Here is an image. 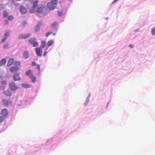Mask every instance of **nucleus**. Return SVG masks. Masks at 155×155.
Wrapping results in <instances>:
<instances>
[{"mask_svg": "<svg viewBox=\"0 0 155 155\" xmlns=\"http://www.w3.org/2000/svg\"><path fill=\"white\" fill-rule=\"evenodd\" d=\"M58 3V0H51V2L47 4L48 8L50 10H54L56 7Z\"/></svg>", "mask_w": 155, "mask_h": 155, "instance_id": "obj_1", "label": "nucleus"}, {"mask_svg": "<svg viewBox=\"0 0 155 155\" xmlns=\"http://www.w3.org/2000/svg\"><path fill=\"white\" fill-rule=\"evenodd\" d=\"M36 40L35 38H30L28 41V43L30 45H33L34 47H37L38 46V43L36 41Z\"/></svg>", "mask_w": 155, "mask_h": 155, "instance_id": "obj_2", "label": "nucleus"}, {"mask_svg": "<svg viewBox=\"0 0 155 155\" xmlns=\"http://www.w3.org/2000/svg\"><path fill=\"white\" fill-rule=\"evenodd\" d=\"M31 35V33H30L27 35L21 33L18 36V38L19 39H25L30 37Z\"/></svg>", "mask_w": 155, "mask_h": 155, "instance_id": "obj_3", "label": "nucleus"}, {"mask_svg": "<svg viewBox=\"0 0 155 155\" xmlns=\"http://www.w3.org/2000/svg\"><path fill=\"white\" fill-rule=\"evenodd\" d=\"M38 1L35 0L33 3L32 8L30 9V13H33L35 12V9L37 7L38 4Z\"/></svg>", "mask_w": 155, "mask_h": 155, "instance_id": "obj_4", "label": "nucleus"}, {"mask_svg": "<svg viewBox=\"0 0 155 155\" xmlns=\"http://www.w3.org/2000/svg\"><path fill=\"white\" fill-rule=\"evenodd\" d=\"M3 104L5 106L7 107L8 106L12 103L10 99H3L2 101Z\"/></svg>", "mask_w": 155, "mask_h": 155, "instance_id": "obj_5", "label": "nucleus"}, {"mask_svg": "<svg viewBox=\"0 0 155 155\" xmlns=\"http://www.w3.org/2000/svg\"><path fill=\"white\" fill-rule=\"evenodd\" d=\"M9 86L10 88L13 91H15L18 88V87L14 82H11L9 83Z\"/></svg>", "mask_w": 155, "mask_h": 155, "instance_id": "obj_6", "label": "nucleus"}, {"mask_svg": "<svg viewBox=\"0 0 155 155\" xmlns=\"http://www.w3.org/2000/svg\"><path fill=\"white\" fill-rule=\"evenodd\" d=\"M4 37L2 39L1 41V43H2L4 42L6 40L7 38L9 36V33L8 31H6L4 34Z\"/></svg>", "mask_w": 155, "mask_h": 155, "instance_id": "obj_7", "label": "nucleus"}, {"mask_svg": "<svg viewBox=\"0 0 155 155\" xmlns=\"http://www.w3.org/2000/svg\"><path fill=\"white\" fill-rule=\"evenodd\" d=\"M19 70L18 67L13 66L11 67L10 68V71L12 73H15L17 72Z\"/></svg>", "mask_w": 155, "mask_h": 155, "instance_id": "obj_8", "label": "nucleus"}, {"mask_svg": "<svg viewBox=\"0 0 155 155\" xmlns=\"http://www.w3.org/2000/svg\"><path fill=\"white\" fill-rule=\"evenodd\" d=\"M1 114L2 116L4 117H6L8 114L7 110L6 108L2 109L1 112Z\"/></svg>", "mask_w": 155, "mask_h": 155, "instance_id": "obj_9", "label": "nucleus"}, {"mask_svg": "<svg viewBox=\"0 0 155 155\" xmlns=\"http://www.w3.org/2000/svg\"><path fill=\"white\" fill-rule=\"evenodd\" d=\"M44 8V6L41 5L39 6L37 8V14H40L42 12Z\"/></svg>", "mask_w": 155, "mask_h": 155, "instance_id": "obj_10", "label": "nucleus"}, {"mask_svg": "<svg viewBox=\"0 0 155 155\" xmlns=\"http://www.w3.org/2000/svg\"><path fill=\"white\" fill-rule=\"evenodd\" d=\"M13 80L15 81H19L21 79L19 74H15L13 75Z\"/></svg>", "mask_w": 155, "mask_h": 155, "instance_id": "obj_11", "label": "nucleus"}, {"mask_svg": "<svg viewBox=\"0 0 155 155\" xmlns=\"http://www.w3.org/2000/svg\"><path fill=\"white\" fill-rule=\"evenodd\" d=\"M36 52L37 54V55L38 56H41V50L39 48H36L35 49Z\"/></svg>", "mask_w": 155, "mask_h": 155, "instance_id": "obj_12", "label": "nucleus"}, {"mask_svg": "<svg viewBox=\"0 0 155 155\" xmlns=\"http://www.w3.org/2000/svg\"><path fill=\"white\" fill-rule=\"evenodd\" d=\"M20 11L22 14H25L27 12L26 8L23 6H21L20 7Z\"/></svg>", "mask_w": 155, "mask_h": 155, "instance_id": "obj_13", "label": "nucleus"}, {"mask_svg": "<svg viewBox=\"0 0 155 155\" xmlns=\"http://www.w3.org/2000/svg\"><path fill=\"white\" fill-rule=\"evenodd\" d=\"M14 59L13 58L9 59L8 62L7 66L9 67L11 66L14 63Z\"/></svg>", "mask_w": 155, "mask_h": 155, "instance_id": "obj_14", "label": "nucleus"}, {"mask_svg": "<svg viewBox=\"0 0 155 155\" xmlns=\"http://www.w3.org/2000/svg\"><path fill=\"white\" fill-rule=\"evenodd\" d=\"M3 93L5 95L8 96L10 97L12 95V93H11L10 91L8 90H7L6 91H4L3 92Z\"/></svg>", "mask_w": 155, "mask_h": 155, "instance_id": "obj_15", "label": "nucleus"}, {"mask_svg": "<svg viewBox=\"0 0 155 155\" xmlns=\"http://www.w3.org/2000/svg\"><path fill=\"white\" fill-rule=\"evenodd\" d=\"M29 56V53L28 51H25L23 53V56L25 59L28 58Z\"/></svg>", "mask_w": 155, "mask_h": 155, "instance_id": "obj_16", "label": "nucleus"}, {"mask_svg": "<svg viewBox=\"0 0 155 155\" xmlns=\"http://www.w3.org/2000/svg\"><path fill=\"white\" fill-rule=\"evenodd\" d=\"M30 77L33 83L35 82L36 81V78L34 75H31Z\"/></svg>", "mask_w": 155, "mask_h": 155, "instance_id": "obj_17", "label": "nucleus"}, {"mask_svg": "<svg viewBox=\"0 0 155 155\" xmlns=\"http://www.w3.org/2000/svg\"><path fill=\"white\" fill-rule=\"evenodd\" d=\"M32 74L33 72L31 70H29L26 72L25 74L26 75L29 76L30 75H32Z\"/></svg>", "mask_w": 155, "mask_h": 155, "instance_id": "obj_18", "label": "nucleus"}, {"mask_svg": "<svg viewBox=\"0 0 155 155\" xmlns=\"http://www.w3.org/2000/svg\"><path fill=\"white\" fill-rule=\"evenodd\" d=\"M6 62V60L5 59L3 58L0 61V66L2 65L5 64Z\"/></svg>", "mask_w": 155, "mask_h": 155, "instance_id": "obj_19", "label": "nucleus"}, {"mask_svg": "<svg viewBox=\"0 0 155 155\" xmlns=\"http://www.w3.org/2000/svg\"><path fill=\"white\" fill-rule=\"evenodd\" d=\"M3 17L4 18H6L7 17L8 15V12L6 11H4L3 12Z\"/></svg>", "mask_w": 155, "mask_h": 155, "instance_id": "obj_20", "label": "nucleus"}, {"mask_svg": "<svg viewBox=\"0 0 155 155\" xmlns=\"http://www.w3.org/2000/svg\"><path fill=\"white\" fill-rule=\"evenodd\" d=\"M54 43V41L52 40H51L48 41L47 45L48 46H50L51 45Z\"/></svg>", "mask_w": 155, "mask_h": 155, "instance_id": "obj_21", "label": "nucleus"}, {"mask_svg": "<svg viewBox=\"0 0 155 155\" xmlns=\"http://www.w3.org/2000/svg\"><path fill=\"white\" fill-rule=\"evenodd\" d=\"M22 85L23 87L26 88L30 87L31 86V85H30L28 84H22Z\"/></svg>", "mask_w": 155, "mask_h": 155, "instance_id": "obj_22", "label": "nucleus"}, {"mask_svg": "<svg viewBox=\"0 0 155 155\" xmlns=\"http://www.w3.org/2000/svg\"><path fill=\"white\" fill-rule=\"evenodd\" d=\"M40 26L39 25H37L35 28V31L37 32L38 31L40 30Z\"/></svg>", "mask_w": 155, "mask_h": 155, "instance_id": "obj_23", "label": "nucleus"}, {"mask_svg": "<svg viewBox=\"0 0 155 155\" xmlns=\"http://www.w3.org/2000/svg\"><path fill=\"white\" fill-rule=\"evenodd\" d=\"M5 118L3 116H0V123H1L3 122L5 120Z\"/></svg>", "mask_w": 155, "mask_h": 155, "instance_id": "obj_24", "label": "nucleus"}, {"mask_svg": "<svg viewBox=\"0 0 155 155\" xmlns=\"http://www.w3.org/2000/svg\"><path fill=\"white\" fill-rule=\"evenodd\" d=\"M41 44L42 45L41 46V48H44L45 45H46V42L45 41H41Z\"/></svg>", "mask_w": 155, "mask_h": 155, "instance_id": "obj_25", "label": "nucleus"}, {"mask_svg": "<svg viewBox=\"0 0 155 155\" xmlns=\"http://www.w3.org/2000/svg\"><path fill=\"white\" fill-rule=\"evenodd\" d=\"M13 19V17L12 15H10L8 17V19L9 21H11Z\"/></svg>", "mask_w": 155, "mask_h": 155, "instance_id": "obj_26", "label": "nucleus"}, {"mask_svg": "<svg viewBox=\"0 0 155 155\" xmlns=\"http://www.w3.org/2000/svg\"><path fill=\"white\" fill-rule=\"evenodd\" d=\"M57 25V23L56 22H54L51 24V26L53 27H54Z\"/></svg>", "mask_w": 155, "mask_h": 155, "instance_id": "obj_27", "label": "nucleus"}, {"mask_svg": "<svg viewBox=\"0 0 155 155\" xmlns=\"http://www.w3.org/2000/svg\"><path fill=\"white\" fill-rule=\"evenodd\" d=\"M155 27H154L152 30L151 32L153 35H155Z\"/></svg>", "mask_w": 155, "mask_h": 155, "instance_id": "obj_28", "label": "nucleus"}, {"mask_svg": "<svg viewBox=\"0 0 155 155\" xmlns=\"http://www.w3.org/2000/svg\"><path fill=\"white\" fill-rule=\"evenodd\" d=\"M4 49H7L8 48V44H5L3 46Z\"/></svg>", "mask_w": 155, "mask_h": 155, "instance_id": "obj_29", "label": "nucleus"}, {"mask_svg": "<svg viewBox=\"0 0 155 155\" xmlns=\"http://www.w3.org/2000/svg\"><path fill=\"white\" fill-rule=\"evenodd\" d=\"M52 32H51V31H49L46 34V36L47 37H48L50 35L52 34Z\"/></svg>", "mask_w": 155, "mask_h": 155, "instance_id": "obj_30", "label": "nucleus"}, {"mask_svg": "<svg viewBox=\"0 0 155 155\" xmlns=\"http://www.w3.org/2000/svg\"><path fill=\"white\" fill-rule=\"evenodd\" d=\"M1 83L2 84H3V85H5L7 84V82H6V81L3 80V81H2Z\"/></svg>", "mask_w": 155, "mask_h": 155, "instance_id": "obj_31", "label": "nucleus"}, {"mask_svg": "<svg viewBox=\"0 0 155 155\" xmlns=\"http://www.w3.org/2000/svg\"><path fill=\"white\" fill-rule=\"evenodd\" d=\"M26 23H27L26 21H23L22 22V25L24 27H25V26Z\"/></svg>", "mask_w": 155, "mask_h": 155, "instance_id": "obj_32", "label": "nucleus"}, {"mask_svg": "<svg viewBox=\"0 0 155 155\" xmlns=\"http://www.w3.org/2000/svg\"><path fill=\"white\" fill-rule=\"evenodd\" d=\"M37 68L38 69L39 71V72H40V65H39V64H38V65H37Z\"/></svg>", "mask_w": 155, "mask_h": 155, "instance_id": "obj_33", "label": "nucleus"}, {"mask_svg": "<svg viewBox=\"0 0 155 155\" xmlns=\"http://www.w3.org/2000/svg\"><path fill=\"white\" fill-rule=\"evenodd\" d=\"M58 14L59 16H61L63 14V12H58Z\"/></svg>", "mask_w": 155, "mask_h": 155, "instance_id": "obj_34", "label": "nucleus"}, {"mask_svg": "<svg viewBox=\"0 0 155 155\" xmlns=\"http://www.w3.org/2000/svg\"><path fill=\"white\" fill-rule=\"evenodd\" d=\"M32 64L33 66H35L36 65V62L35 61H33L32 63Z\"/></svg>", "mask_w": 155, "mask_h": 155, "instance_id": "obj_35", "label": "nucleus"}, {"mask_svg": "<svg viewBox=\"0 0 155 155\" xmlns=\"http://www.w3.org/2000/svg\"><path fill=\"white\" fill-rule=\"evenodd\" d=\"M8 23V20H6L5 21V24L6 25H7Z\"/></svg>", "mask_w": 155, "mask_h": 155, "instance_id": "obj_36", "label": "nucleus"}, {"mask_svg": "<svg viewBox=\"0 0 155 155\" xmlns=\"http://www.w3.org/2000/svg\"><path fill=\"white\" fill-rule=\"evenodd\" d=\"M129 47H130L131 48H132L134 47V46L133 45H132V44H130L129 45Z\"/></svg>", "mask_w": 155, "mask_h": 155, "instance_id": "obj_37", "label": "nucleus"}, {"mask_svg": "<svg viewBox=\"0 0 155 155\" xmlns=\"http://www.w3.org/2000/svg\"><path fill=\"white\" fill-rule=\"evenodd\" d=\"M119 0H114L112 3V4H114L117 1H118Z\"/></svg>", "mask_w": 155, "mask_h": 155, "instance_id": "obj_38", "label": "nucleus"}, {"mask_svg": "<svg viewBox=\"0 0 155 155\" xmlns=\"http://www.w3.org/2000/svg\"><path fill=\"white\" fill-rule=\"evenodd\" d=\"M47 52H44V54L43 56H46V55H47Z\"/></svg>", "mask_w": 155, "mask_h": 155, "instance_id": "obj_39", "label": "nucleus"}, {"mask_svg": "<svg viewBox=\"0 0 155 155\" xmlns=\"http://www.w3.org/2000/svg\"><path fill=\"white\" fill-rule=\"evenodd\" d=\"M87 103H85V105H87Z\"/></svg>", "mask_w": 155, "mask_h": 155, "instance_id": "obj_40", "label": "nucleus"}, {"mask_svg": "<svg viewBox=\"0 0 155 155\" xmlns=\"http://www.w3.org/2000/svg\"><path fill=\"white\" fill-rule=\"evenodd\" d=\"M18 64L19 65H20V63L19 62H18Z\"/></svg>", "mask_w": 155, "mask_h": 155, "instance_id": "obj_41", "label": "nucleus"}, {"mask_svg": "<svg viewBox=\"0 0 155 155\" xmlns=\"http://www.w3.org/2000/svg\"><path fill=\"white\" fill-rule=\"evenodd\" d=\"M109 101L107 103V106H108V105L109 104Z\"/></svg>", "mask_w": 155, "mask_h": 155, "instance_id": "obj_42", "label": "nucleus"}, {"mask_svg": "<svg viewBox=\"0 0 155 155\" xmlns=\"http://www.w3.org/2000/svg\"><path fill=\"white\" fill-rule=\"evenodd\" d=\"M55 35V34H53V35Z\"/></svg>", "mask_w": 155, "mask_h": 155, "instance_id": "obj_43", "label": "nucleus"}]
</instances>
